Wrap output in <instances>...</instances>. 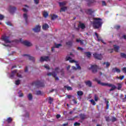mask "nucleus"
I'll list each match as a JSON object with an SVG mask.
<instances>
[{"instance_id":"1","label":"nucleus","mask_w":126,"mask_h":126,"mask_svg":"<svg viewBox=\"0 0 126 126\" xmlns=\"http://www.w3.org/2000/svg\"><path fill=\"white\" fill-rule=\"evenodd\" d=\"M93 27L94 29H99L102 27L103 25V21L102 19L100 18H93Z\"/></svg>"},{"instance_id":"2","label":"nucleus","mask_w":126,"mask_h":126,"mask_svg":"<svg viewBox=\"0 0 126 126\" xmlns=\"http://www.w3.org/2000/svg\"><path fill=\"white\" fill-rule=\"evenodd\" d=\"M95 81L97 83V84H99L101 86H107L108 87H111L109 90V91H114L115 89H117V87L113 84H109L106 83L101 82V81L98 80V79L95 78Z\"/></svg>"},{"instance_id":"3","label":"nucleus","mask_w":126,"mask_h":126,"mask_svg":"<svg viewBox=\"0 0 126 126\" xmlns=\"http://www.w3.org/2000/svg\"><path fill=\"white\" fill-rule=\"evenodd\" d=\"M32 85L36 86L39 88V87H44L45 86V84H44V81H36L35 82H32Z\"/></svg>"},{"instance_id":"4","label":"nucleus","mask_w":126,"mask_h":126,"mask_svg":"<svg viewBox=\"0 0 126 126\" xmlns=\"http://www.w3.org/2000/svg\"><path fill=\"white\" fill-rule=\"evenodd\" d=\"M15 42H21L22 44L23 45H25V46H26L27 47H31L32 46V43L31 42L27 41V40H25V41H22V38H20V40L18 41L17 40H15Z\"/></svg>"},{"instance_id":"5","label":"nucleus","mask_w":126,"mask_h":126,"mask_svg":"<svg viewBox=\"0 0 126 126\" xmlns=\"http://www.w3.org/2000/svg\"><path fill=\"white\" fill-rule=\"evenodd\" d=\"M89 69H92L93 73H96L99 69V67L97 65H92Z\"/></svg>"},{"instance_id":"6","label":"nucleus","mask_w":126,"mask_h":126,"mask_svg":"<svg viewBox=\"0 0 126 126\" xmlns=\"http://www.w3.org/2000/svg\"><path fill=\"white\" fill-rule=\"evenodd\" d=\"M33 31L35 33H38L41 31V26L40 25H37L35 26V28L32 29Z\"/></svg>"},{"instance_id":"7","label":"nucleus","mask_w":126,"mask_h":126,"mask_svg":"<svg viewBox=\"0 0 126 126\" xmlns=\"http://www.w3.org/2000/svg\"><path fill=\"white\" fill-rule=\"evenodd\" d=\"M94 58L96 59V60H99L100 61H101L102 60V58H103L102 57L101 54H97V53L94 54Z\"/></svg>"},{"instance_id":"8","label":"nucleus","mask_w":126,"mask_h":126,"mask_svg":"<svg viewBox=\"0 0 126 126\" xmlns=\"http://www.w3.org/2000/svg\"><path fill=\"white\" fill-rule=\"evenodd\" d=\"M48 61H50V58L49 56L41 57L40 59V61L41 62L45 61L48 62Z\"/></svg>"},{"instance_id":"9","label":"nucleus","mask_w":126,"mask_h":126,"mask_svg":"<svg viewBox=\"0 0 126 126\" xmlns=\"http://www.w3.org/2000/svg\"><path fill=\"white\" fill-rule=\"evenodd\" d=\"M9 9L10 13L12 14H13V13H15V11H16L17 8L15 7H12V6H10Z\"/></svg>"},{"instance_id":"10","label":"nucleus","mask_w":126,"mask_h":126,"mask_svg":"<svg viewBox=\"0 0 126 126\" xmlns=\"http://www.w3.org/2000/svg\"><path fill=\"white\" fill-rule=\"evenodd\" d=\"M2 39L5 43H11V41H9V36H2Z\"/></svg>"},{"instance_id":"11","label":"nucleus","mask_w":126,"mask_h":126,"mask_svg":"<svg viewBox=\"0 0 126 126\" xmlns=\"http://www.w3.org/2000/svg\"><path fill=\"white\" fill-rule=\"evenodd\" d=\"M23 57H28V58H29V60H30V61H32V62H35V58L30 56V55L28 54H25L23 55Z\"/></svg>"},{"instance_id":"12","label":"nucleus","mask_w":126,"mask_h":126,"mask_svg":"<svg viewBox=\"0 0 126 126\" xmlns=\"http://www.w3.org/2000/svg\"><path fill=\"white\" fill-rule=\"evenodd\" d=\"M94 34L97 39V41H98L99 42L101 41V42H102V43H103V44H106V43H104V40H103L102 39V38H101V37H99V34H98V33H97V32H95Z\"/></svg>"},{"instance_id":"13","label":"nucleus","mask_w":126,"mask_h":126,"mask_svg":"<svg viewBox=\"0 0 126 126\" xmlns=\"http://www.w3.org/2000/svg\"><path fill=\"white\" fill-rule=\"evenodd\" d=\"M66 61H69V63H77L76 61L73 60H71V58L70 57L67 56L65 58Z\"/></svg>"},{"instance_id":"14","label":"nucleus","mask_w":126,"mask_h":126,"mask_svg":"<svg viewBox=\"0 0 126 126\" xmlns=\"http://www.w3.org/2000/svg\"><path fill=\"white\" fill-rule=\"evenodd\" d=\"M16 73H17V70H14L12 71L11 75H10V78H11V79H13V78H14V76L15 75V74H16Z\"/></svg>"},{"instance_id":"15","label":"nucleus","mask_w":126,"mask_h":126,"mask_svg":"<svg viewBox=\"0 0 126 126\" xmlns=\"http://www.w3.org/2000/svg\"><path fill=\"white\" fill-rule=\"evenodd\" d=\"M47 75L48 76H53L54 77H56L57 76V75H58V74L57 73H56V72L53 71L52 72H49L48 73H47Z\"/></svg>"},{"instance_id":"16","label":"nucleus","mask_w":126,"mask_h":126,"mask_svg":"<svg viewBox=\"0 0 126 126\" xmlns=\"http://www.w3.org/2000/svg\"><path fill=\"white\" fill-rule=\"evenodd\" d=\"M112 72L115 73V72H117V73H120L121 72V70L117 67L113 68L112 69Z\"/></svg>"},{"instance_id":"17","label":"nucleus","mask_w":126,"mask_h":126,"mask_svg":"<svg viewBox=\"0 0 126 126\" xmlns=\"http://www.w3.org/2000/svg\"><path fill=\"white\" fill-rule=\"evenodd\" d=\"M78 27L81 28V29H85V24L82 23L81 22H79V25H78Z\"/></svg>"},{"instance_id":"18","label":"nucleus","mask_w":126,"mask_h":126,"mask_svg":"<svg viewBox=\"0 0 126 126\" xmlns=\"http://www.w3.org/2000/svg\"><path fill=\"white\" fill-rule=\"evenodd\" d=\"M23 17L24 19H25L26 24H28V16L27 15V14L24 13L23 15Z\"/></svg>"},{"instance_id":"19","label":"nucleus","mask_w":126,"mask_h":126,"mask_svg":"<svg viewBox=\"0 0 126 126\" xmlns=\"http://www.w3.org/2000/svg\"><path fill=\"white\" fill-rule=\"evenodd\" d=\"M85 83L87 86H88L89 87H92V82H91L90 81H87L85 82Z\"/></svg>"},{"instance_id":"20","label":"nucleus","mask_w":126,"mask_h":126,"mask_svg":"<svg viewBox=\"0 0 126 126\" xmlns=\"http://www.w3.org/2000/svg\"><path fill=\"white\" fill-rule=\"evenodd\" d=\"M87 2L88 6H91L92 3H94V2H95L96 1L95 0H87Z\"/></svg>"},{"instance_id":"21","label":"nucleus","mask_w":126,"mask_h":126,"mask_svg":"<svg viewBox=\"0 0 126 126\" xmlns=\"http://www.w3.org/2000/svg\"><path fill=\"white\" fill-rule=\"evenodd\" d=\"M103 65H105V64L106 65V68H109V67H110V65H111V63H110V62H104L102 63Z\"/></svg>"},{"instance_id":"22","label":"nucleus","mask_w":126,"mask_h":126,"mask_svg":"<svg viewBox=\"0 0 126 126\" xmlns=\"http://www.w3.org/2000/svg\"><path fill=\"white\" fill-rule=\"evenodd\" d=\"M80 119L82 120V121H84V120H85L86 119V115L84 114H81L79 115Z\"/></svg>"},{"instance_id":"23","label":"nucleus","mask_w":126,"mask_h":126,"mask_svg":"<svg viewBox=\"0 0 126 126\" xmlns=\"http://www.w3.org/2000/svg\"><path fill=\"white\" fill-rule=\"evenodd\" d=\"M84 55L87 57L88 59H90V58H91V53L90 52H84Z\"/></svg>"},{"instance_id":"24","label":"nucleus","mask_w":126,"mask_h":126,"mask_svg":"<svg viewBox=\"0 0 126 126\" xmlns=\"http://www.w3.org/2000/svg\"><path fill=\"white\" fill-rule=\"evenodd\" d=\"M50 16H51V20H55V19H57V18L59 17L58 15L56 14H53V15L51 14L50 15Z\"/></svg>"},{"instance_id":"25","label":"nucleus","mask_w":126,"mask_h":126,"mask_svg":"<svg viewBox=\"0 0 126 126\" xmlns=\"http://www.w3.org/2000/svg\"><path fill=\"white\" fill-rule=\"evenodd\" d=\"M77 95L79 97L83 95V92L82 91H79L77 92Z\"/></svg>"},{"instance_id":"26","label":"nucleus","mask_w":126,"mask_h":126,"mask_svg":"<svg viewBox=\"0 0 126 126\" xmlns=\"http://www.w3.org/2000/svg\"><path fill=\"white\" fill-rule=\"evenodd\" d=\"M86 13L88 14H92L93 13L92 9H87L85 10Z\"/></svg>"},{"instance_id":"27","label":"nucleus","mask_w":126,"mask_h":126,"mask_svg":"<svg viewBox=\"0 0 126 126\" xmlns=\"http://www.w3.org/2000/svg\"><path fill=\"white\" fill-rule=\"evenodd\" d=\"M49 26L47 24H45L44 25H43L42 26V29H43V30H46L47 29H48V28H49Z\"/></svg>"},{"instance_id":"28","label":"nucleus","mask_w":126,"mask_h":126,"mask_svg":"<svg viewBox=\"0 0 126 126\" xmlns=\"http://www.w3.org/2000/svg\"><path fill=\"white\" fill-rule=\"evenodd\" d=\"M54 101V98L51 97V96L48 97V103L51 105L52 103Z\"/></svg>"},{"instance_id":"29","label":"nucleus","mask_w":126,"mask_h":126,"mask_svg":"<svg viewBox=\"0 0 126 126\" xmlns=\"http://www.w3.org/2000/svg\"><path fill=\"white\" fill-rule=\"evenodd\" d=\"M76 42H77L78 43H80V44H81V45H83L84 40H83V39L80 40V39H77Z\"/></svg>"},{"instance_id":"30","label":"nucleus","mask_w":126,"mask_h":126,"mask_svg":"<svg viewBox=\"0 0 126 126\" xmlns=\"http://www.w3.org/2000/svg\"><path fill=\"white\" fill-rule=\"evenodd\" d=\"M66 9H67V7H62L61 8L60 12H64V11H65L66 10Z\"/></svg>"},{"instance_id":"31","label":"nucleus","mask_w":126,"mask_h":126,"mask_svg":"<svg viewBox=\"0 0 126 126\" xmlns=\"http://www.w3.org/2000/svg\"><path fill=\"white\" fill-rule=\"evenodd\" d=\"M114 49L115 52H119V50L120 49V47L117 45H114Z\"/></svg>"},{"instance_id":"32","label":"nucleus","mask_w":126,"mask_h":126,"mask_svg":"<svg viewBox=\"0 0 126 126\" xmlns=\"http://www.w3.org/2000/svg\"><path fill=\"white\" fill-rule=\"evenodd\" d=\"M28 98L30 101H31L33 99V95H32V94H29L28 95Z\"/></svg>"},{"instance_id":"33","label":"nucleus","mask_w":126,"mask_h":126,"mask_svg":"<svg viewBox=\"0 0 126 126\" xmlns=\"http://www.w3.org/2000/svg\"><path fill=\"white\" fill-rule=\"evenodd\" d=\"M43 15L45 18H47V17H48L49 16V13L46 11H44L43 13Z\"/></svg>"},{"instance_id":"34","label":"nucleus","mask_w":126,"mask_h":126,"mask_svg":"<svg viewBox=\"0 0 126 126\" xmlns=\"http://www.w3.org/2000/svg\"><path fill=\"white\" fill-rule=\"evenodd\" d=\"M117 85H118V87H117L118 90H121V89H122V84L118 83Z\"/></svg>"},{"instance_id":"35","label":"nucleus","mask_w":126,"mask_h":126,"mask_svg":"<svg viewBox=\"0 0 126 126\" xmlns=\"http://www.w3.org/2000/svg\"><path fill=\"white\" fill-rule=\"evenodd\" d=\"M94 101H95V102L98 101V100H99V97H98L97 94H95L94 95Z\"/></svg>"},{"instance_id":"36","label":"nucleus","mask_w":126,"mask_h":126,"mask_svg":"<svg viewBox=\"0 0 126 126\" xmlns=\"http://www.w3.org/2000/svg\"><path fill=\"white\" fill-rule=\"evenodd\" d=\"M6 121H7V122L8 124H9L12 122V118L11 117H9V118H8V119H7Z\"/></svg>"},{"instance_id":"37","label":"nucleus","mask_w":126,"mask_h":126,"mask_svg":"<svg viewBox=\"0 0 126 126\" xmlns=\"http://www.w3.org/2000/svg\"><path fill=\"white\" fill-rule=\"evenodd\" d=\"M66 45H67V46H72V41H69L66 42Z\"/></svg>"},{"instance_id":"38","label":"nucleus","mask_w":126,"mask_h":126,"mask_svg":"<svg viewBox=\"0 0 126 126\" xmlns=\"http://www.w3.org/2000/svg\"><path fill=\"white\" fill-rule=\"evenodd\" d=\"M121 57L123 59H126V54L125 53H121Z\"/></svg>"},{"instance_id":"39","label":"nucleus","mask_w":126,"mask_h":126,"mask_svg":"<svg viewBox=\"0 0 126 126\" xmlns=\"http://www.w3.org/2000/svg\"><path fill=\"white\" fill-rule=\"evenodd\" d=\"M90 102H91V103L92 104V105H93V106H95V105H96V102H95V100H94V99H91L90 100Z\"/></svg>"},{"instance_id":"40","label":"nucleus","mask_w":126,"mask_h":126,"mask_svg":"<svg viewBox=\"0 0 126 126\" xmlns=\"http://www.w3.org/2000/svg\"><path fill=\"white\" fill-rule=\"evenodd\" d=\"M59 5H60V6H64V5H65V2H59Z\"/></svg>"},{"instance_id":"41","label":"nucleus","mask_w":126,"mask_h":126,"mask_svg":"<svg viewBox=\"0 0 126 126\" xmlns=\"http://www.w3.org/2000/svg\"><path fill=\"white\" fill-rule=\"evenodd\" d=\"M36 95H42V92L40 91H37L35 93Z\"/></svg>"},{"instance_id":"42","label":"nucleus","mask_w":126,"mask_h":126,"mask_svg":"<svg viewBox=\"0 0 126 126\" xmlns=\"http://www.w3.org/2000/svg\"><path fill=\"white\" fill-rule=\"evenodd\" d=\"M64 88H66L68 91H69V90H72V88H71V87H66L65 86Z\"/></svg>"},{"instance_id":"43","label":"nucleus","mask_w":126,"mask_h":126,"mask_svg":"<svg viewBox=\"0 0 126 126\" xmlns=\"http://www.w3.org/2000/svg\"><path fill=\"white\" fill-rule=\"evenodd\" d=\"M76 68L77 69H81V67L79 65V64L77 63H76Z\"/></svg>"},{"instance_id":"44","label":"nucleus","mask_w":126,"mask_h":126,"mask_svg":"<svg viewBox=\"0 0 126 126\" xmlns=\"http://www.w3.org/2000/svg\"><path fill=\"white\" fill-rule=\"evenodd\" d=\"M16 85H19L20 84V80H17L15 81Z\"/></svg>"},{"instance_id":"45","label":"nucleus","mask_w":126,"mask_h":126,"mask_svg":"<svg viewBox=\"0 0 126 126\" xmlns=\"http://www.w3.org/2000/svg\"><path fill=\"white\" fill-rule=\"evenodd\" d=\"M102 6H107V3H106L105 1H102Z\"/></svg>"},{"instance_id":"46","label":"nucleus","mask_w":126,"mask_h":126,"mask_svg":"<svg viewBox=\"0 0 126 126\" xmlns=\"http://www.w3.org/2000/svg\"><path fill=\"white\" fill-rule=\"evenodd\" d=\"M60 47H62V44H55V48H60Z\"/></svg>"},{"instance_id":"47","label":"nucleus","mask_w":126,"mask_h":126,"mask_svg":"<svg viewBox=\"0 0 126 126\" xmlns=\"http://www.w3.org/2000/svg\"><path fill=\"white\" fill-rule=\"evenodd\" d=\"M74 126H80V123H78V122H75V123L74 124Z\"/></svg>"},{"instance_id":"48","label":"nucleus","mask_w":126,"mask_h":126,"mask_svg":"<svg viewBox=\"0 0 126 126\" xmlns=\"http://www.w3.org/2000/svg\"><path fill=\"white\" fill-rule=\"evenodd\" d=\"M111 121L112 122H116L117 121V118H116L115 117H113L111 119Z\"/></svg>"},{"instance_id":"49","label":"nucleus","mask_w":126,"mask_h":126,"mask_svg":"<svg viewBox=\"0 0 126 126\" xmlns=\"http://www.w3.org/2000/svg\"><path fill=\"white\" fill-rule=\"evenodd\" d=\"M106 109H109V101H106Z\"/></svg>"},{"instance_id":"50","label":"nucleus","mask_w":126,"mask_h":126,"mask_svg":"<svg viewBox=\"0 0 126 126\" xmlns=\"http://www.w3.org/2000/svg\"><path fill=\"white\" fill-rule=\"evenodd\" d=\"M6 24L7 25H8L9 26H12V24H11V22H7L6 23Z\"/></svg>"},{"instance_id":"51","label":"nucleus","mask_w":126,"mask_h":126,"mask_svg":"<svg viewBox=\"0 0 126 126\" xmlns=\"http://www.w3.org/2000/svg\"><path fill=\"white\" fill-rule=\"evenodd\" d=\"M17 76L18 77H19V78H22L23 77V76H22V75L18 73H17Z\"/></svg>"},{"instance_id":"52","label":"nucleus","mask_w":126,"mask_h":126,"mask_svg":"<svg viewBox=\"0 0 126 126\" xmlns=\"http://www.w3.org/2000/svg\"><path fill=\"white\" fill-rule=\"evenodd\" d=\"M34 2L35 4H39V3L40 2L39 0H34Z\"/></svg>"},{"instance_id":"53","label":"nucleus","mask_w":126,"mask_h":126,"mask_svg":"<svg viewBox=\"0 0 126 126\" xmlns=\"http://www.w3.org/2000/svg\"><path fill=\"white\" fill-rule=\"evenodd\" d=\"M122 70L123 71V72H124L125 73H126V67H124L122 68Z\"/></svg>"},{"instance_id":"54","label":"nucleus","mask_w":126,"mask_h":126,"mask_svg":"<svg viewBox=\"0 0 126 126\" xmlns=\"http://www.w3.org/2000/svg\"><path fill=\"white\" fill-rule=\"evenodd\" d=\"M105 120L106 122H110V117H105Z\"/></svg>"},{"instance_id":"55","label":"nucleus","mask_w":126,"mask_h":126,"mask_svg":"<svg viewBox=\"0 0 126 126\" xmlns=\"http://www.w3.org/2000/svg\"><path fill=\"white\" fill-rule=\"evenodd\" d=\"M25 72H28V67L26 66L25 68Z\"/></svg>"},{"instance_id":"56","label":"nucleus","mask_w":126,"mask_h":126,"mask_svg":"<svg viewBox=\"0 0 126 126\" xmlns=\"http://www.w3.org/2000/svg\"><path fill=\"white\" fill-rule=\"evenodd\" d=\"M44 66L45 68H46V69H50V67H49L48 65H45Z\"/></svg>"},{"instance_id":"57","label":"nucleus","mask_w":126,"mask_h":126,"mask_svg":"<svg viewBox=\"0 0 126 126\" xmlns=\"http://www.w3.org/2000/svg\"><path fill=\"white\" fill-rule=\"evenodd\" d=\"M123 102H126V95H125V96L124 98L122 99Z\"/></svg>"},{"instance_id":"58","label":"nucleus","mask_w":126,"mask_h":126,"mask_svg":"<svg viewBox=\"0 0 126 126\" xmlns=\"http://www.w3.org/2000/svg\"><path fill=\"white\" fill-rule=\"evenodd\" d=\"M73 102H74V104H77V101L75 99H72Z\"/></svg>"},{"instance_id":"59","label":"nucleus","mask_w":126,"mask_h":126,"mask_svg":"<svg viewBox=\"0 0 126 126\" xmlns=\"http://www.w3.org/2000/svg\"><path fill=\"white\" fill-rule=\"evenodd\" d=\"M60 118H61V115H60V114H57V115H56V118H57V119H60Z\"/></svg>"},{"instance_id":"60","label":"nucleus","mask_w":126,"mask_h":126,"mask_svg":"<svg viewBox=\"0 0 126 126\" xmlns=\"http://www.w3.org/2000/svg\"><path fill=\"white\" fill-rule=\"evenodd\" d=\"M78 50H80V51H83V48H82L81 47H78Z\"/></svg>"},{"instance_id":"61","label":"nucleus","mask_w":126,"mask_h":126,"mask_svg":"<svg viewBox=\"0 0 126 126\" xmlns=\"http://www.w3.org/2000/svg\"><path fill=\"white\" fill-rule=\"evenodd\" d=\"M72 69H73V70H76V69H77V68L74 66H72Z\"/></svg>"},{"instance_id":"62","label":"nucleus","mask_w":126,"mask_h":126,"mask_svg":"<svg viewBox=\"0 0 126 126\" xmlns=\"http://www.w3.org/2000/svg\"><path fill=\"white\" fill-rule=\"evenodd\" d=\"M4 18V16L2 15H0V20H2Z\"/></svg>"},{"instance_id":"63","label":"nucleus","mask_w":126,"mask_h":126,"mask_svg":"<svg viewBox=\"0 0 126 126\" xmlns=\"http://www.w3.org/2000/svg\"><path fill=\"white\" fill-rule=\"evenodd\" d=\"M120 99H124V94H120Z\"/></svg>"},{"instance_id":"64","label":"nucleus","mask_w":126,"mask_h":126,"mask_svg":"<svg viewBox=\"0 0 126 126\" xmlns=\"http://www.w3.org/2000/svg\"><path fill=\"white\" fill-rule=\"evenodd\" d=\"M68 126V123H67L66 124H63L62 126Z\"/></svg>"}]
</instances>
